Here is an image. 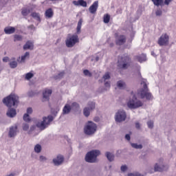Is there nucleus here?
<instances>
[{"instance_id":"13d9d810","label":"nucleus","mask_w":176,"mask_h":176,"mask_svg":"<svg viewBox=\"0 0 176 176\" xmlns=\"http://www.w3.org/2000/svg\"><path fill=\"white\" fill-rule=\"evenodd\" d=\"M125 138L127 140V141H130V140H131V137H130V134H126V135H125Z\"/></svg>"},{"instance_id":"39448f33","label":"nucleus","mask_w":176,"mask_h":176,"mask_svg":"<svg viewBox=\"0 0 176 176\" xmlns=\"http://www.w3.org/2000/svg\"><path fill=\"white\" fill-rule=\"evenodd\" d=\"M144 105V102L133 96V98L130 99L127 102V107L130 109H137L141 108Z\"/></svg>"},{"instance_id":"ddd939ff","label":"nucleus","mask_w":176,"mask_h":176,"mask_svg":"<svg viewBox=\"0 0 176 176\" xmlns=\"http://www.w3.org/2000/svg\"><path fill=\"white\" fill-rule=\"evenodd\" d=\"M98 9V1H96L89 7V12L91 14H96L97 13V10Z\"/></svg>"},{"instance_id":"a19ab883","label":"nucleus","mask_w":176,"mask_h":176,"mask_svg":"<svg viewBox=\"0 0 176 176\" xmlns=\"http://www.w3.org/2000/svg\"><path fill=\"white\" fill-rule=\"evenodd\" d=\"M64 74H65L64 72H61L57 76H56L54 77L55 79H61V78H63V76H64Z\"/></svg>"},{"instance_id":"f03ea898","label":"nucleus","mask_w":176,"mask_h":176,"mask_svg":"<svg viewBox=\"0 0 176 176\" xmlns=\"http://www.w3.org/2000/svg\"><path fill=\"white\" fill-rule=\"evenodd\" d=\"M138 77L141 78V85H143V88L138 91V96L140 97L142 100L146 98L148 101L153 98L152 93L149 91V88H148V85L146 84V79L143 78L141 76V72H138Z\"/></svg>"},{"instance_id":"2f4dec72","label":"nucleus","mask_w":176,"mask_h":176,"mask_svg":"<svg viewBox=\"0 0 176 176\" xmlns=\"http://www.w3.org/2000/svg\"><path fill=\"white\" fill-rule=\"evenodd\" d=\"M131 145L132 148H134L135 149H142V144H138L137 143H131Z\"/></svg>"},{"instance_id":"79ce46f5","label":"nucleus","mask_w":176,"mask_h":176,"mask_svg":"<svg viewBox=\"0 0 176 176\" xmlns=\"http://www.w3.org/2000/svg\"><path fill=\"white\" fill-rule=\"evenodd\" d=\"M23 120L25 121V122H30V115H28V114H27V113H25V114H24V116H23Z\"/></svg>"},{"instance_id":"5fc2aeb1","label":"nucleus","mask_w":176,"mask_h":176,"mask_svg":"<svg viewBox=\"0 0 176 176\" xmlns=\"http://www.w3.org/2000/svg\"><path fill=\"white\" fill-rule=\"evenodd\" d=\"M104 86H105V87H108V89H109V87H111V82H106L104 83Z\"/></svg>"},{"instance_id":"c756f323","label":"nucleus","mask_w":176,"mask_h":176,"mask_svg":"<svg viewBox=\"0 0 176 176\" xmlns=\"http://www.w3.org/2000/svg\"><path fill=\"white\" fill-rule=\"evenodd\" d=\"M90 111L96 109V103L94 102H89L88 103V107Z\"/></svg>"},{"instance_id":"f704fd0d","label":"nucleus","mask_w":176,"mask_h":176,"mask_svg":"<svg viewBox=\"0 0 176 176\" xmlns=\"http://www.w3.org/2000/svg\"><path fill=\"white\" fill-rule=\"evenodd\" d=\"M34 78V74L29 72L25 74L26 80H30V79Z\"/></svg>"},{"instance_id":"de8ad7c7","label":"nucleus","mask_w":176,"mask_h":176,"mask_svg":"<svg viewBox=\"0 0 176 176\" xmlns=\"http://www.w3.org/2000/svg\"><path fill=\"white\" fill-rule=\"evenodd\" d=\"M111 76L109 75V73H106L104 76H103V78L104 79V80H107V79H110Z\"/></svg>"},{"instance_id":"cd10ccee","label":"nucleus","mask_w":176,"mask_h":176,"mask_svg":"<svg viewBox=\"0 0 176 176\" xmlns=\"http://www.w3.org/2000/svg\"><path fill=\"white\" fill-rule=\"evenodd\" d=\"M155 6H163V0H151Z\"/></svg>"},{"instance_id":"bb28decb","label":"nucleus","mask_w":176,"mask_h":176,"mask_svg":"<svg viewBox=\"0 0 176 176\" xmlns=\"http://www.w3.org/2000/svg\"><path fill=\"white\" fill-rule=\"evenodd\" d=\"M32 17H33V19H35V20H36L37 21H39V23H41V16L39 15V13H36V12H32L31 14Z\"/></svg>"},{"instance_id":"e2e57ef3","label":"nucleus","mask_w":176,"mask_h":176,"mask_svg":"<svg viewBox=\"0 0 176 176\" xmlns=\"http://www.w3.org/2000/svg\"><path fill=\"white\" fill-rule=\"evenodd\" d=\"M35 130V125H33L30 127V131H34Z\"/></svg>"},{"instance_id":"58836bf2","label":"nucleus","mask_w":176,"mask_h":176,"mask_svg":"<svg viewBox=\"0 0 176 176\" xmlns=\"http://www.w3.org/2000/svg\"><path fill=\"white\" fill-rule=\"evenodd\" d=\"M10 68H16L17 67V63L16 61H12L10 63Z\"/></svg>"},{"instance_id":"7c9ffc66","label":"nucleus","mask_w":176,"mask_h":176,"mask_svg":"<svg viewBox=\"0 0 176 176\" xmlns=\"http://www.w3.org/2000/svg\"><path fill=\"white\" fill-rule=\"evenodd\" d=\"M41 151H42V146L40 144H36L34 146V152H36V153H41Z\"/></svg>"},{"instance_id":"393cba45","label":"nucleus","mask_w":176,"mask_h":176,"mask_svg":"<svg viewBox=\"0 0 176 176\" xmlns=\"http://www.w3.org/2000/svg\"><path fill=\"white\" fill-rule=\"evenodd\" d=\"M106 157L108 159L109 162H113L115 159V155L112 153L107 152Z\"/></svg>"},{"instance_id":"bf43d9fd","label":"nucleus","mask_w":176,"mask_h":176,"mask_svg":"<svg viewBox=\"0 0 176 176\" xmlns=\"http://www.w3.org/2000/svg\"><path fill=\"white\" fill-rule=\"evenodd\" d=\"M28 28H30V30H35V26H34V25H30Z\"/></svg>"},{"instance_id":"4be33fe9","label":"nucleus","mask_w":176,"mask_h":176,"mask_svg":"<svg viewBox=\"0 0 176 176\" xmlns=\"http://www.w3.org/2000/svg\"><path fill=\"white\" fill-rule=\"evenodd\" d=\"M24 50H27V49H30V50H32L34 49V44L31 43L30 41H28L24 45H23Z\"/></svg>"},{"instance_id":"052dcab7","label":"nucleus","mask_w":176,"mask_h":176,"mask_svg":"<svg viewBox=\"0 0 176 176\" xmlns=\"http://www.w3.org/2000/svg\"><path fill=\"white\" fill-rule=\"evenodd\" d=\"M135 127H136V129H140L141 126H140V125L138 122H136L135 123Z\"/></svg>"},{"instance_id":"f3484780","label":"nucleus","mask_w":176,"mask_h":176,"mask_svg":"<svg viewBox=\"0 0 176 176\" xmlns=\"http://www.w3.org/2000/svg\"><path fill=\"white\" fill-rule=\"evenodd\" d=\"M16 32V28H13V27H6L4 28V32L5 34H7V35H10L12 34H14V32Z\"/></svg>"},{"instance_id":"603ef678","label":"nucleus","mask_w":176,"mask_h":176,"mask_svg":"<svg viewBox=\"0 0 176 176\" xmlns=\"http://www.w3.org/2000/svg\"><path fill=\"white\" fill-rule=\"evenodd\" d=\"M73 4L75 5V6H80V4L79 3V0L78 1H73Z\"/></svg>"},{"instance_id":"6e6d98bb","label":"nucleus","mask_w":176,"mask_h":176,"mask_svg":"<svg viewBox=\"0 0 176 176\" xmlns=\"http://www.w3.org/2000/svg\"><path fill=\"white\" fill-rule=\"evenodd\" d=\"M127 170V166L126 165L121 166V171H126Z\"/></svg>"},{"instance_id":"412c9836","label":"nucleus","mask_w":176,"mask_h":176,"mask_svg":"<svg viewBox=\"0 0 176 176\" xmlns=\"http://www.w3.org/2000/svg\"><path fill=\"white\" fill-rule=\"evenodd\" d=\"M136 59L138 61H139V63H144V61H146V54H142L140 56H137Z\"/></svg>"},{"instance_id":"f8f14e48","label":"nucleus","mask_w":176,"mask_h":176,"mask_svg":"<svg viewBox=\"0 0 176 176\" xmlns=\"http://www.w3.org/2000/svg\"><path fill=\"white\" fill-rule=\"evenodd\" d=\"M17 129L18 126L16 124L10 127V131L8 132V137H10V138H13L17 135Z\"/></svg>"},{"instance_id":"69168bd1","label":"nucleus","mask_w":176,"mask_h":176,"mask_svg":"<svg viewBox=\"0 0 176 176\" xmlns=\"http://www.w3.org/2000/svg\"><path fill=\"white\" fill-rule=\"evenodd\" d=\"M151 56H153L154 57H156V54H155V52H151Z\"/></svg>"},{"instance_id":"aec40b11","label":"nucleus","mask_w":176,"mask_h":176,"mask_svg":"<svg viewBox=\"0 0 176 176\" xmlns=\"http://www.w3.org/2000/svg\"><path fill=\"white\" fill-rule=\"evenodd\" d=\"M166 170V166L164 165H159V164H155L154 166V171H164Z\"/></svg>"},{"instance_id":"e433bc0d","label":"nucleus","mask_w":176,"mask_h":176,"mask_svg":"<svg viewBox=\"0 0 176 176\" xmlns=\"http://www.w3.org/2000/svg\"><path fill=\"white\" fill-rule=\"evenodd\" d=\"M80 6H82V8L87 7V3L85 0H79Z\"/></svg>"},{"instance_id":"338daca9","label":"nucleus","mask_w":176,"mask_h":176,"mask_svg":"<svg viewBox=\"0 0 176 176\" xmlns=\"http://www.w3.org/2000/svg\"><path fill=\"white\" fill-rule=\"evenodd\" d=\"M110 46L112 47V46H113V43L110 44Z\"/></svg>"},{"instance_id":"a878e982","label":"nucleus","mask_w":176,"mask_h":176,"mask_svg":"<svg viewBox=\"0 0 176 176\" xmlns=\"http://www.w3.org/2000/svg\"><path fill=\"white\" fill-rule=\"evenodd\" d=\"M83 23V20H82V19H80L78 22V25H77V28H76V32L77 34H80V29L82 28V23Z\"/></svg>"},{"instance_id":"a211bd4d","label":"nucleus","mask_w":176,"mask_h":176,"mask_svg":"<svg viewBox=\"0 0 176 176\" xmlns=\"http://www.w3.org/2000/svg\"><path fill=\"white\" fill-rule=\"evenodd\" d=\"M54 15V12H53V9L49 8L47 10H45V16L46 19H52V17H53Z\"/></svg>"},{"instance_id":"2eb2a0df","label":"nucleus","mask_w":176,"mask_h":176,"mask_svg":"<svg viewBox=\"0 0 176 176\" xmlns=\"http://www.w3.org/2000/svg\"><path fill=\"white\" fill-rule=\"evenodd\" d=\"M126 36L120 35L117 38L116 43L118 46H122V45H124V43H126Z\"/></svg>"},{"instance_id":"5701e85b","label":"nucleus","mask_w":176,"mask_h":176,"mask_svg":"<svg viewBox=\"0 0 176 176\" xmlns=\"http://www.w3.org/2000/svg\"><path fill=\"white\" fill-rule=\"evenodd\" d=\"M30 57V52H27L21 56V59H17L18 63H25V59Z\"/></svg>"},{"instance_id":"f257e3e1","label":"nucleus","mask_w":176,"mask_h":176,"mask_svg":"<svg viewBox=\"0 0 176 176\" xmlns=\"http://www.w3.org/2000/svg\"><path fill=\"white\" fill-rule=\"evenodd\" d=\"M3 102L9 109L7 111L8 118H14L17 115L16 109H12V107H16L19 104V96L16 94H11L10 96L3 99Z\"/></svg>"},{"instance_id":"8fccbe9b","label":"nucleus","mask_w":176,"mask_h":176,"mask_svg":"<svg viewBox=\"0 0 176 176\" xmlns=\"http://www.w3.org/2000/svg\"><path fill=\"white\" fill-rule=\"evenodd\" d=\"M46 160H47L46 157L43 156V155H41L40 157H39L40 162H45Z\"/></svg>"},{"instance_id":"b1692460","label":"nucleus","mask_w":176,"mask_h":176,"mask_svg":"<svg viewBox=\"0 0 176 176\" xmlns=\"http://www.w3.org/2000/svg\"><path fill=\"white\" fill-rule=\"evenodd\" d=\"M117 86L121 89H126V82H124L123 80H119L117 82Z\"/></svg>"},{"instance_id":"9b49d317","label":"nucleus","mask_w":176,"mask_h":176,"mask_svg":"<svg viewBox=\"0 0 176 176\" xmlns=\"http://www.w3.org/2000/svg\"><path fill=\"white\" fill-rule=\"evenodd\" d=\"M36 8V5L33 4L31 6V7L30 8H22V10H21L22 16H28V14L31 13V12H32V10H34V9H35Z\"/></svg>"},{"instance_id":"864d4df0","label":"nucleus","mask_w":176,"mask_h":176,"mask_svg":"<svg viewBox=\"0 0 176 176\" xmlns=\"http://www.w3.org/2000/svg\"><path fill=\"white\" fill-rule=\"evenodd\" d=\"M128 176H142V175L140 174V173H137V174H133V173H129L128 175Z\"/></svg>"},{"instance_id":"0eeeda50","label":"nucleus","mask_w":176,"mask_h":176,"mask_svg":"<svg viewBox=\"0 0 176 176\" xmlns=\"http://www.w3.org/2000/svg\"><path fill=\"white\" fill-rule=\"evenodd\" d=\"M67 47H74L76 43H79V36L77 34H73L68 36L65 41Z\"/></svg>"},{"instance_id":"20e7f679","label":"nucleus","mask_w":176,"mask_h":176,"mask_svg":"<svg viewBox=\"0 0 176 176\" xmlns=\"http://www.w3.org/2000/svg\"><path fill=\"white\" fill-rule=\"evenodd\" d=\"M97 131V124L91 121H89L84 127V133L86 135H93Z\"/></svg>"},{"instance_id":"09e8293b","label":"nucleus","mask_w":176,"mask_h":176,"mask_svg":"<svg viewBox=\"0 0 176 176\" xmlns=\"http://www.w3.org/2000/svg\"><path fill=\"white\" fill-rule=\"evenodd\" d=\"M172 1L173 0H164V5H166V6H168V5H170V3H171Z\"/></svg>"},{"instance_id":"ea45409f","label":"nucleus","mask_w":176,"mask_h":176,"mask_svg":"<svg viewBox=\"0 0 176 176\" xmlns=\"http://www.w3.org/2000/svg\"><path fill=\"white\" fill-rule=\"evenodd\" d=\"M30 129V125L28 124H23V130L24 131H28V129Z\"/></svg>"},{"instance_id":"37998d69","label":"nucleus","mask_w":176,"mask_h":176,"mask_svg":"<svg viewBox=\"0 0 176 176\" xmlns=\"http://www.w3.org/2000/svg\"><path fill=\"white\" fill-rule=\"evenodd\" d=\"M23 39V37L21 36V35H17V34H16L15 36H14V42H16V41H21Z\"/></svg>"},{"instance_id":"4c0bfd02","label":"nucleus","mask_w":176,"mask_h":176,"mask_svg":"<svg viewBox=\"0 0 176 176\" xmlns=\"http://www.w3.org/2000/svg\"><path fill=\"white\" fill-rule=\"evenodd\" d=\"M72 108H73V109H79L80 107H79V104L76 102H74L72 104Z\"/></svg>"},{"instance_id":"473e14b6","label":"nucleus","mask_w":176,"mask_h":176,"mask_svg":"<svg viewBox=\"0 0 176 176\" xmlns=\"http://www.w3.org/2000/svg\"><path fill=\"white\" fill-rule=\"evenodd\" d=\"M90 109L88 107H85L83 110V113L86 116V118L89 117L90 116Z\"/></svg>"},{"instance_id":"7ed1b4c3","label":"nucleus","mask_w":176,"mask_h":176,"mask_svg":"<svg viewBox=\"0 0 176 176\" xmlns=\"http://www.w3.org/2000/svg\"><path fill=\"white\" fill-rule=\"evenodd\" d=\"M131 58L127 54L118 57V67L120 69H127L130 67Z\"/></svg>"},{"instance_id":"3c124183","label":"nucleus","mask_w":176,"mask_h":176,"mask_svg":"<svg viewBox=\"0 0 176 176\" xmlns=\"http://www.w3.org/2000/svg\"><path fill=\"white\" fill-rule=\"evenodd\" d=\"M30 113H32V108L29 107V108L27 109V114L30 115Z\"/></svg>"},{"instance_id":"6e6552de","label":"nucleus","mask_w":176,"mask_h":176,"mask_svg":"<svg viewBox=\"0 0 176 176\" xmlns=\"http://www.w3.org/2000/svg\"><path fill=\"white\" fill-rule=\"evenodd\" d=\"M126 118H127V114L124 110H119L116 113V122H118V123H122V122H124L126 120Z\"/></svg>"},{"instance_id":"680f3d73","label":"nucleus","mask_w":176,"mask_h":176,"mask_svg":"<svg viewBox=\"0 0 176 176\" xmlns=\"http://www.w3.org/2000/svg\"><path fill=\"white\" fill-rule=\"evenodd\" d=\"M34 94L33 91H30V92L28 93L29 97H32V96H34Z\"/></svg>"},{"instance_id":"72a5a7b5","label":"nucleus","mask_w":176,"mask_h":176,"mask_svg":"<svg viewBox=\"0 0 176 176\" xmlns=\"http://www.w3.org/2000/svg\"><path fill=\"white\" fill-rule=\"evenodd\" d=\"M60 111V107H56V109H52L51 112L52 115H54L56 116L57 113H58V111Z\"/></svg>"},{"instance_id":"423d86ee","label":"nucleus","mask_w":176,"mask_h":176,"mask_svg":"<svg viewBox=\"0 0 176 176\" xmlns=\"http://www.w3.org/2000/svg\"><path fill=\"white\" fill-rule=\"evenodd\" d=\"M100 151L93 150L88 152L85 156V161L87 163H96L97 162V156H99Z\"/></svg>"},{"instance_id":"c03bdc74","label":"nucleus","mask_w":176,"mask_h":176,"mask_svg":"<svg viewBox=\"0 0 176 176\" xmlns=\"http://www.w3.org/2000/svg\"><path fill=\"white\" fill-rule=\"evenodd\" d=\"M53 116H48L47 118V124H50V122H53Z\"/></svg>"},{"instance_id":"1a4fd4ad","label":"nucleus","mask_w":176,"mask_h":176,"mask_svg":"<svg viewBox=\"0 0 176 176\" xmlns=\"http://www.w3.org/2000/svg\"><path fill=\"white\" fill-rule=\"evenodd\" d=\"M170 37L167 34H162L158 39L157 43L160 46H167L168 45Z\"/></svg>"},{"instance_id":"dca6fc26","label":"nucleus","mask_w":176,"mask_h":176,"mask_svg":"<svg viewBox=\"0 0 176 176\" xmlns=\"http://www.w3.org/2000/svg\"><path fill=\"white\" fill-rule=\"evenodd\" d=\"M52 89H45L43 93V101H49L50 96H52Z\"/></svg>"},{"instance_id":"4d7b16f0","label":"nucleus","mask_w":176,"mask_h":176,"mask_svg":"<svg viewBox=\"0 0 176 176\" xmlns=\"http://www.w3.org/2000/svg\"><path fill=\"white\" fill-rule=\"evenodd\" d=\"M3 61V63H8V61H9V57H4Z\"/></svg>"},{"instance_id":"774afa93","label":"nucleus","mask_w":176,"mask_h":176,"mask_svg":"<svg viewBox=\"0 0 176 176\" xmlns=\"http://www.w3.org/2000/svg\"><path fill=\"white\" fill-rule=\"evenodd\" d=\"M98 58H99L98 57H96V61H98Z\"/></svg>"},{"instance_id":"c9c22d12","label":"nucleus","mask_w":176,"mask_h":176,"mask_svg":"<svg viewBox=\"0 0 176 176\" xmlns=\"http://www.w3.org/2000/svg\"><path fill=\"white\" fill-rule=\"evenodd\" d=\"M83 74L85 76H89V78H91V76H93V74L88 69H85L83 71Z\"/></svg>"},{"instance_id":"49530a36","label":"nucleus","mask_w":176,"mask_h":176,"mask_svg":"<svg viewBox=\"0 0 176 176\" xmlns=\"http://www.w3.org/2000/svg\"><path fill=\"white\" fill-rule=\"evenodd\" d=\"M147 125H148V129H153V122L148 121L147 122Z\"/></svg>"},{"instance_id":"6ab92c4d","label":"nucleus","mask_w":176,"mask_h":176,"mask_svg":"<svg viewBox=\"0 0 176 176\" xmlns=\"http://www.w3.org/2000/svg\"><path fill=\"white\" fill-rule=\"evenodd\" d=\"M72 109L71 106L69 104H66L63 109V115H68Z\"/></svg>"},{"instance_id":"0e129e2a","label":"nucleus","mask_w":176,"mask_h":176,"mask_svg":"<svg viewBox=\"0 0 176 176\" xmlns=\"http://www.w3.org/2000/svg\"><path fill=\"white\" fill-rule=\"evenodd\" d=\"M117 13H118V14H121V13H122V10L118 9V10H117Z\"/></svg>"},{"instance_id":"c85d7f7f","label":"nucleus","mask_w":176,"mask_h":176,"mask_svg":"<svg viewBox=\"0 0 176 176\" xmlns=\"http://www.w3.org/2000/svg\"><path fill=\"white\" fill-rule=\"evenodd\" d=\"M109 20H111V16L109 14H104L103 16V21L105 24H108L109 23Z\"/></svg>"},{"instance_id":"9d476101","label":"nucleus","mask_w":176,"mask_h":176,"mask_svg":"<svg viewBox=\"0 0 176 176\" xmlns=\"http://www.w3.org/2000/svg\"><path fill=\"white\" fill-rule=\"evenodd\" d=\"M47 126H49V124H47V117H43V121L36 123V127L40 129V130H45Z\"/></svg>"},{"instance_id":"4468645a","label":"nucleus","mask_w":176,"mask_h":176,"mask_svg":"<svg viewBox=\"0 0 176 176\" xmlns=\"http://www.w3.org/2000/svg\"><path fill=\"white\" fill-rule=\"evenodd\" d=\"M64 162V156L58 155L56 158L53 160L54 166H61Z\"/></svg>"},{"instance_id":"a18cd8bd","label":"nucleus","mask_w":176,"mask_h":176,"mask_svg":"<svg viewBox=\"0 0 176 176\" xmlns=\"http://www.w3.org/2000/svg\"><path fill=\"white\" fill-rule=\"evenodd\" d=\"M162 14H163V12L160 9H158L156 10V12H155L156 16H162Z\"/></svg>"}]
</instances>
